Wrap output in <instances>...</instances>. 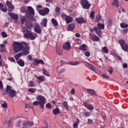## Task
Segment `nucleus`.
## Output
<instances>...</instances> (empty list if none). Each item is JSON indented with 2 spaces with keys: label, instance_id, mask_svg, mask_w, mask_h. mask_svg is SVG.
<instances>
[{
  "label": "nucleus",
  "instance_id": "c85d7f7f",
  "mask_svg": "<svg viewBox=\"0 0 128 128\" xmlns=\"http://www.w3.org/2000/svg\"><path fill=\"white\" fill-rule=\"evenodd\" d=\"M17 64L20 66H24V62L22 60H17Z\"/></svg>",
  "mask_w": 128,
  "mask_h": 128
},
{
  "label": "nucleus",
  "instance_id": "09e8293b",
  "mask_svg": "<svg viewBox=\"0 0 128 128\" xmlns=\"http://www.w3.org/2000/svg\"><path fill=\"white\" fill-rule=\"evenodd\" d=\"M88 124H94V121H92V120L88 118Z\"/></svg>",
  "mask_w": 128,
  "mask_h": 128
},
{
  "label": "nucleus",
  "instance_id": "f3484780",
  "mask_svg": "<svg viewBox=\"0 0 128 128\" xmlns=\"http://www.w3.org/2000/svg\"><path fill=\"white\" fill-rule=\"evenodd\" d=\"M76 26V24H70L68 25L67 30H69L70 32H72L74 30V28Z\"/></svg>",
  "mask_w": 128,
  "mask_h": 128
},
{
  "label": "nucleus",
  "instance_id": "7ed1b4c3",
  "mask_svg": "<svg viewBox=\"0 0 128 128\" xmlns=\"http://www.w3.org/2000/svg\"><path fill=\"white\" fill-rule=\"evenodd\" d=\"M23 52H20L14 56V58L16 60H18L20 56H26L30 54V46H26L25 48H24Z\"/></svg>",
  "mask_w": 128,
  "mask_h": 128
},
{
  "label": "nucleus",
  "instance_id": "4c0bfd02",
  "mask_svg": "<svg viewBox=\"0 0 128 128\" xmlns=\"http://www.w3.org/2000/svg\"><path fill=\"white\" fill-rule=\"evenodd\" d=\"M28 90L30 92H32V94H34L36 91V90L34 88H30L28 89Z\"/></svg>",
  "mask_w": 128,
  "mask_h": 128
},
{
  "label": "nucleus",
  "instance_id": "f03ea898",
  "mask_svg": "<svg viewBox=\"0 0 128 128\" xmlns=\"http://www.w3.org/2000/svg\"><path fill=\"white\" fill-rule=\"evenodd\" d=\"M27 8V13L26 14V18H28L29 20H34V10L30 6H28Z\"/></svg>",
  "mask_w": 128,
  "mask_h": 128
},
{
  "label": "nucleus",
  "instance_id": "412c9836",
  "mask_svg": "<svg viewBox=\"0 0 128 128\" xmlns=\"http://www.w3.org/2000/svg\"><path fill=\"white\" fill-rule=\"evenodd\" d=\"M94 30H95V32H96V34L97 36H99V38H102V31L100 30H98V28L94 27Z\"/></svg>",
  "mask_w": 128,
  "mask_h": 128
},
{
  "label": "nucleus",
  "instance_id": "864d4df0",
  "mask_svg": "<svg viewBox=\"0 0 128 128\" xmlns=\"http://www.w3.org/2000/svg\"><path fill=\"white\" fill-rule=\"evenodd\" d=\"M2 106L3 108H8V104L6 103H4L2 104Z\"/></svg>",
  "mask_w": 128,
  "mask_h": 128
},
{
  "label": "nucleus",
  "instance_id": "9d476101",
  "mask_svg": "<svg viewBox=\"0 0 128 128\" xmlns=\"http://www.w3.org/2000/svg\"><path fill=\"white\" fill-rule=\"evenodd\" d=\"M25 26L28 30H32V28L34 26V24H32V22L30 20H26L25 23Z\"/></svg>",
  "mask_w": 128,
  "mask_h": 128
},
{
  "label": "nucleus",
  "instance_id": "cd10ccee",
  "mask_svg": "<svg viewBox=\"0 0 128 128\" xmlns=\"http://www.w3.org/2000/svg\"><path fill=\"white\" fill-rule=\"evenodd\" d=\"M46 24H48V20L44 18L42 20L41 22V25L44 26L46 28Z\"/></svg>",
  "mask_w": 128,
  "mask_h": 128
},
{
  "label": "nucleus",
  "instance_id": "ddd939ff",
  "mask_svg": "<svg viewBox=\"0 0 128 128\" xmlns=\"http://www.w3.org/2000/svg\"><path fill=\"white\" fill-rule=\"evenodd\" d=\"M6 4H7V6L8 7V10L10 12L11 10H14V6L12 4L10 1L6 0Z\"/></svg>",
  "mask_w": 128,
  "mask_h": 128
},
{
  "label": "nucleus",
  "instance_id": "a18cd8bd",
  "mask_svg": "<svg viewBox=\"0 0 128 128\" xmlns=\"http://www.w3.org/2000/svg\"><path fill=\"white\" fill-rule=\"evenodd\" d=\"M8 60H10V62H14L16 60H14V58L12 57H9L8 58Z\"/></svg>",
  "mask_w": 128,
  "mask_h": 128
},
{
  "label": "nucleus",
  "instance_id": "4d7b16f0",
  "mask_svg": "<svg viewBox=\"0 0 128 128\" xmlns=\"http://www.w3.org/2000/svg\"><path fill=\"white\" fill-rule=\"evenodd\" d=\"M66 16H68V15H66V14H61V18H66Z\"/></svg>",
  "mask_w": 128,
  "mask_h": 128
},
{
  "label": "nucleus",
  "instance_id": "c9c22d12",
  "mask_svg": "<svg viewBox=\"0 0 128 128\" xmlns=\"http://www.w3.org/2000/svg\"><path fill=\"white\" fill-rule=\"evenodd\" d=\"M68 64L70 66H78L80 64V63L78 62H70Z\"/></svg>",
  "mask_w": 128,
  "mask_h": 128
},
{
  "label": "nucleus",
  "instance_id": "49530a36",
  "mask_svg": "<svg viewBox=\"0 0 128 128\" xmlns=\"http://www.w3.org/2000/svg\"><path fill=\"white\" fill-rule=\"evenodd\" d=\"M56 52L57 54H59V56H62V50H60V49H56Z\"/></svg>",
  "mask_w": 128,
  "mask_h": 128
},
{
  "label": "nucleus",
  "instance_id": "39448f33",
  "mask_svg": "<svg viewBox=\"0 0 128 128\" xmlns=\"http://www.w3.org/2000/svg\"><path fill=\"white\" fill-rule=\"evenodd\" d=\"M14 50L15 54L20 52L24 48V46L20 42H14L13 44Z\"/></svg>",
  "mask_w": 128,
  "mask_h": 128
},
{
  "label": "nucleus",
  "instance_id": "6e6d98bb",
  "mask_svg": "<svg viewBox=\"0 0 128 128\" xmlns=\"http://www.w3.org/2000/svg\"><path fill=\"white\" fill-rule=\"evenodd\" d=\"M21 44H24V46H26L24 48L23 47V50L24 48H26V46H28V43H26V42H22V43H20Z\"/></svg>",
  "mask_w": 128,
  "mask_h": 128
},
{
  "label": "nucleus",
  "instance_id": "dca6fc26",
  "mask_svg": "<svg viewBox=\"0 0 128 128\" xmlns=\"http://www.w3.org/2000/svg\"><path fill=\"white\" fill-rule=\"evenodd\" d=\"M8 14L12 18H13V20H18V14L9 12Z\"/></svg>",
  "mask_w": 128,
  "mask_h": 128
},
{
  "label": "nucleus",
  "instance_id": "473e14b6",
  "mask_svg": "<svg viewBox=\"0 0 128 128\" xmlns=\"http://www.w3.org/2000/svg\"><path fill=\"white\" fill-rule=\"evenodd\" d=\"M52 112H53V114H54L55 116H56V114H60V109H58V108H56V109H54L52 110Z\"/></svg>",
  "mask_w": 128,
  "mask_h": 128
},
{
  "label": "nucleus",
  "instance_id": "aec40b11",
  "mask_svg": "<svg viewBox=\"0 0 128 128\" xmlns=\"http://www.w3.org/2000/svg\"><path fill=\"white\" fill-rule=\"evenodd\" d=\"M84 106L85 108H87L88 110H94V106L92 104H88L86 102L84 103Z\"/></svg>",
  "mask_w": 128,
  "mask_h": 128
},
{
  "label": "nucleus",
  "instance_id": "603ef678",
  "mask_svg": "<svg viewBox=\"0 0 128 128\" xmlns=\"http://www.w3.org/2000/svg\"><path fill=\"white\" fill-rule=\"evenodd\" d=\"M102 76L104 78L108 79L110 78L108 75L106 74H104L102 75Z\"/></svg>",
  "mask_w": 128,
  "mask_h": 128
},
{
  "label": "nucleus",
  "instance_id": "ea45409f",
  "mask_svg": "<svg viewBox=\"0 0 128 128\" xmlns=\"http://www.w3.org/2000/svg\"><path fill=\"white\" fill-rule=\"evenodd\" d=\"M83 114L84 116H90V112H84Z\"/></svg>",
  "mask_w": 128,
  "mask_h": 128
},
{
  "label": "nucleus",
  "instance_id": "6ab92c4d",
  "mask_svg": "<svg viewBox=\"0 0 128 128\" xmlns=\"http://www.w3.org/2000/svg\"><path fill=\"white\" fill-rule=\"evenodd\" d=\"M35 78H37V80H38L41 82H44V80L46 78H44V76H38V75H36Z\"/></svg>",
  "mask_w": 128,
  "mask_h": 128
},
{
  "label": "nucleus",
  "instance_id": "20e7f679",
  "mask_svg": "<svg viewBox=\"0 0 128 128\" xmlns=\"http://www.w3.org/2000/svg\"><path fill=\"white\" fill-rule=\"evenodd\" d=\"M36 100L39 103H40V108H44V104H46V97L42 96V95H38L36 97Z\"/></svg>",
  "mask_w": 128,
  "mask_h": 128
},
{
  "label": "nucleus",
  "instance_id": "37998d69",
  "mask_svg": "<svg viewBox=\"0 0 128 128\" xmlns=\"http://www.w3.org/2000/svg\"><path fill=\"white\" fill-rule=\"evenodd\" d=\"M63 105L64 106V108H66V110H68V102H64L63 103Z\"/></svg>",
  "mask_w": 128,
  "mask_h": 128
},
{
  "label": "nucleus",
  "instance_id": "338daca9",
  "mask_svg": "<svg viewBox=\"0 0 128 128\" xmlns=\"http://www.w3.org/2000/svg\"><path fill=\"white\" fill-rule=\"evenodd\" d=\"M70 92H71V94H74V92H75L74 88L72 89Z\"/></svg>",
  "mask_w": 128,
  "mask_h": 128
},
{
  "label": "nucleus",
  "instance_id": "5701e85b",
  "mask_svg": "<svg viewBox=\"0 0 128 128\" xmlns=\"http://www.w3.org/2000/svg\"><path fill=\"white\" fill-rule=\"evenodd\" d=\"M86 90L89 94H96V92L92 89L87 88Z\"/></svg>",
  "mask_w": 128,
  "mask_h": 128
},
{
  "label": "nucleus",
  "instance_id": "052dcab7",
  "mask_svg": "<svg viewBox=\"0 0 128 128\" xmlns=\"http://www.w3.org/2000/svg\"><path fill=\"white\" fill-rule=\"evenodd\" d=\"M122 68H128V64L126 63H124L122 64Z\"/></svg>",
  "mask_w": 128,
  "mask_h": 128
},
{
  "label": "nucleus",
  "instance_id": "b1692460",
  "mask_svg": "<svg viewBox=\"0 0 128 128\" xmlns=\"http://www.w3.org/2000/svg\"><path fill=\"white\" fill-rule=\"evenodd\" d=\"M34 31L37 34H40V32H42V30H40V26H35L34 28Z\"/></svg>",
  "mask_w": 128,
  "mask_h": 128
},
{
  "label": "nucleus",
  "instance_id": "f257e3e1",
  "mask_svg": "<svg viewBox=\"0 0 128 128\" xmlns=\"http://www.w3.org/2000/svg\"><path fill=\"white\" fill-rule=\"evenodd\" d=\"M22 32H24V38H30L32 40H36V38L38 37V34L36 33L32 34V31L28 30L26 27L22 28Z\"/></svg>",
  "mask_w": 128,
  "mask_h": 128
},
{
  "label": "nucleus",
  "instance_id": "79ce46f5",
  "mask_svg": "<svg viewBox=\"0 0 128 128\" xmlns=\"http://www.w3.org/2000/svg\"><path fill=\"white\" fill-rule=\"evenodd\" d=\"M1 36L4 38H8V34H6V33L4 32H2Z\"/></svg>",
  "mask_w": 128,
  "mask_h": 128
},
{
  "label": "nucleus",
  "instance_id": "de8ad7c7",
  "mask_svg": "<svg viewBox=\"0 0 128 128\" xmlns=\"http://www.w3.org/2000/svg\"><path fill=\"white\" fill-rule=\"evenodd\" d=\"M27 58H28V60H30V62H32L33 59H32V55H28L27 56Z\"/></svg>",
  "mask_w": 128,
  "mask_h": 128
},
{
  "label": "nucleus",
  "instance_id": "58836bf2",
  "mask_svg": "<svg viewBox=\"0 0 128 128\" xmlns=\"http://www.w3.org/2000/svg\"><path fill=\"white\" fill-rule=\"evenodd\" d=\"M102 50L104 54H108V50L106 46H104L102 48Z\"/></svg>",
  "mask_w": 128,
  "mask_h": 128
},
{
  "label": "nucleus",
  "instance_id": "0e129e2a",
  "mask_svg": "<svg viewBox=\"0 0 128 128\" xmlns=\"http://www.w3.org/2000/svg\"><path fill=\"white\" fill-rule=\"evenodd\" d=\"M77 42L78 44H82V40H80V39H77Z\"/></svg>",
  "mask_w": 128,
  "mask_h": 128
},
{
  "label": "nucleus",
  "instance_id": "680f3d73",
  "mask_svg": "<svg viewBox=\"0 0 128 128\" xmlns=\"http://www.w3.org/2000/svg\"><path fill=\"white\" fill-rule=\"evenodd\" d=\"M65 70H66V69H64V68H62V69H61V70L59 71V72H60V74H62V72H64Z\"/></svg>",
  "mask_w": 128,
  "mask_h": 128
},
{
  "label": "nucleus",
  "instance_id": "9b49d317",
  "mask_svg": "<svg viewBox=\"0 0 128 128\" xmlns=\"http://www.w3.org/2000/svg\"><path fill=\"white\" fill-rule=\"evenodd\" d=\"M38 64H44V62L42 60H38V58H35L33 60V64L34 66H38Z\"/></svg>",
  "mask_w": 128,
  "mask_h": 128
},
{
  "label": "nucleus",
  "instance_id": "bf43d9fd",
  "mask_svg": "<svg viewBox=\"0 0 128 128\" xmlns=\"http://www.w3.org/2000/svg\"><path fill=\"white\" fill-rule=\"evenodd\" d=\"M46 106L47 108H52V106L50 105V103L46 104Z\"/></svg>",
  "mask_w": 128,
  "mask_h": 128
},
{
  "label": "nucleus",
  "instance_id": "69168bd1",
  "mask_svg": "<svg viewBox=\"0 0 128 128\" xmlns=\"http://www.w3.org/2000/svg\"><path fill=\"white\" fill-rule=\"evenodd\" d=\"M0 46L1 48H6V45H4V44H0Z\"/></svg>",
  "mask_w": 128,
  "mask_h": 128
},
{
  "label": "nucleus",
  "instance_id": "f8f14e48",
  "mask_svg": "<svg viewBox=\"0 0 128 128\" xmlns=\"http://www.w3.org/2000/svg\"><path fill=\"white\" fill-rule=\"evenodd\" d=\"M72 46H70V44L68 42H66L63 44V48L65 50H70V49L71 48Z\"/></svg>",
  "mask_w": 128,
  "mask_h": 128
},
{
  "label": "nucleus",
  "instance_id": "4468645a",
  "mask_svg": "<svg viewBox=\"0 0 128 128\" xmlns=\"http://www.w3.org/2000/svg\"><path fill=\"white\" fill-rule=\"evenodd\" d=\"M76 22H78V24H86V21L84 20L82 18H77L75 19Z\"/></svg>",
  "mask_w": 128,
  "mask_h": 128
},
{
  "label": "nucleus",
  "instance_id": "7c9ffc66",
  "mask_svg": "<svg viewBox=\"0 0 128 128\" xmlns=\"http://www.w3.org/2000/svg\"><path fill=\"white\" fill-rule=\"evenodd\" d=\"M102 20V16H100V14H99L98 15H97L96 17L95 22H98L100 20Z\"/></svg>",
  "mask_w": 128,
  "mask_h": 128
},
{
  "label": "nucleus",
  "instance_id": "5fc2aeb1",
  "mask_svg": "<svg viewBox=\"0 0 128 128\" xmlns=\"http://www.w3.org/2000/svg\"><path fill=\"white\" fill-rule=\"evenodd\" d=\"M33 104H34V106H38V104H40V102L38 101H34L33 102Z\"/></svg>",
  "mask_w": 128,
  "mask_h": 128
},
{
  "label": "nucleus",
  "instance_id": "6e6552de",
  "mask_svg": "<svg viewBox=\"0 0 128 128\" xmlns=\"http://www.w3.org/2000/svg\"><path fill=\"white\" fill-rule=\"evenodd\" d=\"M118 44L120 45L123 50L124 52H128V45L126 44V42L124 40H120L118 41Z\"/></svg>",
  "mask_w": 128,
  "mask_h": 128
},
{
  "label": "nucleus",
  "instance_id": "4be33fe9",
  "mask_svg": "<svg viewBox=\"0 0 128 128\" xmlns=\"http://www.w3.org/2000/svg\"><path fill=\"white\" fill-rule=\"evenodd\" d=\"M66 24H70V22H72V18L70 16H66L65 19Z\"/></svg>",
  "mask_w": 128,
  "mask_h": 128
},
{
  "label": "nucleus",
  "instance_id": "1a4fd4ad",
  "mask_svg": "<svg viewBox=\"0 0 128 128\" xmlns=\"http://www.w3.org/2000/svg\"><path fill=\"white\" fill-rule=\"evenodd\" d=\"M38 12L40 16H46L50 12V8H44V9L39 10Z\"/></svg>",
  "mask_w": 128,
  "mask_h": 128
},
{
  "label": "nucleus",
  "instance_id": "e433bc0d",
  "mask_svg": "<svg viewBox=\"0 0 128 128\" xmlns=\"http://www.w3.org/2000/svg\"><path fill=\"white\" fill-rule=\"evenodd\" d=\"M108 26H112V19L109 18L108 20Z\"/></svg>",
  "mask_w": 128,
  "mask_h": 128
},
{
  "label": "nucleus",
  "instance_id": "13d9d810",
  "mask_svg": "<svg viewBox=\"0 0 128 128\" xmlns=\"http://www.w3.org/2000/svg\"><path fill=\"white\" fill-rule=\"evenodd\" d=\"M60 10V7H56L55 12H58Z\"/></svg>",
  "mask_w": 128,
  "mask_h": 128
},
{
  "label": "nucleus",
  "instance_id": "c756f323",
  "mask_svg": "<svg viewBox=\"0 0 128 128\" xmlns=\"http://www.w3.org/2000/svg\"><path fill=\"white\" fill-rule=\"evenodd\" d=\"M52 22L54 26H58V21H56V20L54 19V18H52Z\"/></svg>",
  "mask_w": 128,
  "mask_h": 128
},
{
  "label": "nucleus",
  "instance_id": "a211bd4d",
  "mask_svg": "<svg viewBox=\"0 0 128 128\" xmlns=\"http://www.w3.org/2000/svg\"><path fill=\"white\" fill-rule=\"evenodd\" d=\"M90 36L92 38V40L95 42H98V40H100V38H98L96 34H90Z\"/></svg>",
  "mask_w": 128,
  "mask_h": 128
},
{
  "label": "nucleus",
  "instance_id": "774afa93",
  "mask_svg": "<svg viewBox=\"0 0 128 128\" xmlns=\"http://www.w3.org/2000/svg\"><path fill=\"white\" fill-rule=\"evenodd\" d=\"M30 86H34V82L30 81Z\"/></svg>",
  "mask_w": 128,
  "mask_h": 128
},
{
  "label": "nucleus",
  "instance_id": "0eeeda50",
  "mask_svg": "<svg viewBox=\"0 0 128 128\" xmlns=\"http://www.w3.org/2000/svg\"><path fill=\"white\" fill-rule=\"evenodd\" d=\"M7 92L10 98H14L16 96V91L12 90V88L8 85L7 86Z\"/></svg>",
  "mask_w": 128,
  "mask_h": 128
},
{
  "label": "nucleus",
  "instance_id": "3c124183",
  "mask_svg": "<svg viewBox=\"0 0 128 128\" xmlns=\"http://www.w3.org/2000/svg\"><path fill=\"white\" fill-rule=\"evenodd\" d=\"M84 54L86 56L88 57L90 56V52L89 51H86L84 52Z\"/></svg>",
  "mask_w": 128,
  "mask_h": 128
},
{
  "label": "nucleus",
  "instance_id": "423d86ee",
  "mask_svg": "<svg viewBox=\"0 0 128 128\" xmlns=\"http://www.w3.org/2000/svg\"><path fill=\"white\" fill-rule=\"evenodd\" d=\"M80 4L83 8L84 10H90L92 4H90V2L88 0H81Z\"/></svg>",
  "mask_w": 128,
  "mask_h": 128
},
{
  "label": "nucleus",
  "instance_id": "bb28decb",
  "mask_svg": "<svg viewBox=\"0 0 128 128\" xmlns=\"http://www.w3.org/2000/svg\"><path fill=\"white\" fill-rule=\"evenodd\" d=\"M112 5L118 8L120 6V2L118 0H114L113 2H112Z\"/></svg>",
  "mask_w": 128,
  "mask_h": 128
},
{
  "label": "nucleus",
  "instance_id": "2eb2a0df",
  "mask_svg": "<svg viewBox=\"0 0 128 128\" xmlns=\"http://www.w3.org/2000/svg\"><path fill=\"white\" fill-rule=\"evenodd\" d=\"M85 66L87 68H88L89 69L91 70H92L93 72H96V68L94 66H92V64L88 62H86L85 64Z\"/></svg>",
  "mask_w": 128,
  "mask_h": 128
},
{
  "label": "nucleus",
  "instance_id": "393cba45",
  "mask_svg": "<svg viewBox=\"0 0 128 128\" xmlns=\"http://www.w3.org/2000/svg\"><path fill=\"white\" fill-rule=\"evenodd\" d=\"M97 28L98 30H104V24H103L98 23L97 24Z\"/></svg>",
  "mask_w": 128,
  "mask_h": 128
},
{
  "label": "nucleus",
  "instance_id": "a878e982",
  "mask_svg": "<svg viewBox=\"0 0 128 128\" xmlns=\"http://www.w3.org/2000/svg\"><path fill=\"white\" fill-rule=\"evenodd\" d=\"M79 48L80 50H82L83 52H86V50H88L86 44H83L82 46H80Z\"/></svg>",
  "mask_w": 128,
  "mask_h": 128
},
{
  "label": "nucleus",
  "instance_id": "8fccbe9b",
  "mask_svg": "<svg viewBox=\"0 0 128 128\" xmlns=\"http://www.w3.org/2000/svg\"><path fill=\"white\" fill-rule=\"evenodd\" d=\"M0 10L2 12H6V11L8 10V8L6 7H3V8H2Z\"/></svg>",
  "mask_w": 128,
  "mask_h": 128
},
{
  "label": "nucleus",
  "instance_id": "a19ab883",
  "mask_svg": "<svg viewBox=\"0 0 128 128\" xmlns=\"http://www.w3.org/2000/svg\"><path fill=\"white\" fill-rule=\"evenodd\" d=\"M20 10L21 12H26V8L24 6H22L20 8Z\"/></svg>",
  "mask_w": 128,
  "mask_h": 128
},
{
  "label": "nucleus",
  "instance_id": "c03bdc74",
  "mask_svg": "<svg viewBox=\"0 0 128 128\" xmlns=\"http://www.w3.org/2000/svg\"><path fill=\"white\" fill-rule=\"evenodd\" d=\"M90 16V18H92V20H94V11L92 12Z\"/></svg>",
  "mask_w": 128,
  "mask_h": 128
},
{
  "label": "nucleus",
  "instance_id": "72a5a7b5",
  "mask_svg": "<svg viewBox=\"0 0 128 128\" xmlns=\"http://www.w3.org/2000/svg\"><path fill=\"white\" fill-rule=\"evenodd\" d=\"M43 74L46 76H50L48 74V72L46 69H42Z\"/></svg>",
  "mask_w": 128,
  "mask_h": 128
},
{
  "label": "nucleus",
  "instance_id": "2f4dec72",
  "mask_svg": "<svg viewBox=\"0 0 128 128\" xmlns=\"http://www.w3.org/2000/svg\"><path fill=\"white\" fill-rule=\"evenodd\" d=\"M24 124L27 126H34V123L33 122H30V121H26Z\"/></svg>",
  "mask_w": 128,
  "mask_h": 128
},
{
  "label": "nucleus",
  "instance_id": "f704fd0d",
  "mask_svg": "<svg viewBox=\"0 0 128 128\" xmlns=\"http://www.w3.org/2000/svg\"><path fill=\"white\" fill-rule=\"evenodd\" d=\"M120 26L122 28H126L128 27V24L126 23H121Z\"/></svg>",
  "mask_w": 128,
  "mask_h": 128
},
{
  "label": "nucleus",
  "instance_id": "e2e57ef3",
  "mask_svg": "<svg viewBox=\"0 0 128 128\" xmlns=\"http://www.w3.org/2000/svg\"><path fill=\"white\" fill-rule=\"evenodd\" d=\"M0 52H6V49L4 48H0Z\"/></svg>",
  "mask_w": 128,
  "mask_h": 128
}]
</instances>
